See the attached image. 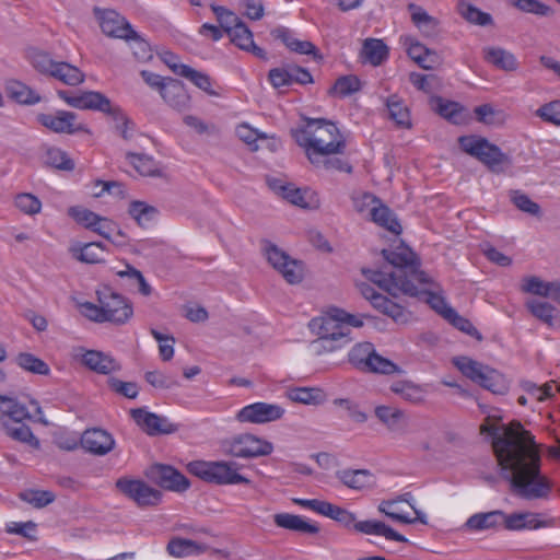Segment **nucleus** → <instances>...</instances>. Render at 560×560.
Segmentation results:
<instances>
[{
  "instance_id": "bf43d9fd",
  "label": "nucleus",
  "mask_w": 560,
  "mask_h": 560,
  "mask_svg": "<svg viewBox=\"0 0 560 560\" xmlns=\"http://www.w3.org/2000/svg\"><path fill=\"white\" fill-rule=\"evenodd\" d=\"M511 2V4L515 8H517L518 10L523 11V12H526V13H532V14H536V15H539V16H549L552 14V9L538 1V0H509Z\"/></svg>"
},
{
  "instance_id": "f8f14e48",
  "label": "nucleus",
  "mask_w": 560,
  "mask_h": 560,
  "mask_svg": "<svg viewBox=\"0 0 560 560\" xmlns=\"http://www.w3.org/2000/svg\"><path fill=\"white\" fill-rule=\"evenodd\" d=\"M37 121L55 133L74 135L84 132L92 135V131L85 125L77 121V114L69 110H57L52 114H38Z\"/></svg>"
},
{
  "instance_id": "6ab92c4d",
  "label": "nucleus",
  "mask_w": 560,
  "mask_h": 560,
  "mask_svg": "<svg viewBox=\"0 0 560 560\" xmlns=\"http://www.w3.org/2000/svg\"><path fill=\"white\" fill-rule=\"evenodd\" d=\"M81 363L89 370L103 375H110L121 370V364L115 358L97 350H84L81 354Z\"/></svg>"
},
{
  "instance_id": "72a5a7b5",
  "label": "nucleus",
  "mask_w": 560,
  "mask_h": 560,
  "mask_svg": "<svg viewBox=\"0 0 560 560\" xmlns=\"http://www.w3.org/2000/svg\"><path fill=\"white\" fill-rule=\"evenodd\" d=\"M5 91L10 98L24 105H32L40 102V96L26 84L18 80H10L5 84Z\"/></svg>"
},
{
  "instance_id": "4c0bfd02",
  "label": "nucleus",
  "mask_w": 560,
  "mask_h": 560,
  "mask_svg": "<svg viewBox=\"0 0 560 560\" xmlns=\"http://www.w3.org/2000/svg\"><path fill=\"white\" fill-rule=\"evenodd\" d=\"M377 487L376 476L369 469H352V495L364 497Z\"/></svg>"
},
{
  "instance_id": "b1692460",
  "label": "nucleus",
  "mask_w": 560,
  "mask_h": 560,
  "mask_svg": "<svg viewBox=\"0 0 560 560\" xmlns=\"http://www.w3.org/2000/svg\"><path fill=\"white\" fill-rule=\"evenodd\" d=\"M105 246L100 242L77 243L70 246L71 256L84 264H101L105 260Z\"/></svg>"
},
{
  "instance_id": "f704fd0d",
  "label": "nucleus",
  "mask_w": 560,
  "mask_h": 560,
  "mask_svg": "<svg viewBox=\"0 0 560 560\" xmlns=\"http://www.w3.org/2000/svg\"><path fill=\"white\" fill-rule=\"evenodd\" d=\"M436 102V112L441 117L454 125L466 122L468 115L463 105L454 101H444L442 97H438Z\"/></svg>"
},
{
  "instance_id": "58836bf2",
  "label": "nucleus",
  "mask_w": 560,
  "mask_h": 560,
  "mask_svg": "<svg viewBox=\"0 0 560 560\" xmlns=\"http://www.w3.org/2000/svg\"><path fill=\"white\" fill-rule=\"evenodd\" d=\"M51 78L66 85L77 86L84 82V73L75 66L65 61H58Z\"/></svg>"
},
{
  "instance_id": "e433bc0d",
  "label": "nucleus",
  "mask_w": 560,
  "mask_h": 560,
  "mask_svg": "<svg viewBox=\"0 0 560 560\" xmlns=\"http://www.w3.org/2000/svg\"><path fill=\"white\" fill-rule=\"evenodd\" d=\"M390 390L411 404H420L424 400L427 389L410 381H397L390 385Z\"/></svg>"
},
{
  "instance_id": "393cba45",
  "label": "nucleus",
  "mask_w": 560,
  "mask_h": 560,
  "mask_svg": "<svg viewBox=\"0 0 560 560\" xmlns=\"http://www.w3.org/2000/svg\"><path fill=\"white\" fill-rule=\"evenodd\" d=\"M229 37L231 42L243 50L253 52L256 57L265 58V51L255 45L253 33L242 21L236 26L229 28Z\"/></svg>"
},
{
  "instance_id": "ea45409f",
  "label": "nucleus",
  "mask_w": 560,
  "mask_h": 560,
  "mask_svg": "<svg viewBox=\"0 0 560 560\" xmlns=\"http://www.w3.org/2000/svg\"><path fill=\"white\" fill-rule=\"evenodd\" d=\"M375 416L394 432L401 431L406 425L404 412L395 407L378 406L375 408Z\"/></svg>"
},
{
  "instance_id": "3c124183",
  "label": "nucleus",
  "mask_w": 560,
  "mask_h": 560,
  "mask_svg": "<svg viewBox=\"0 0 560 560\" xmlns=\"http://www.w3.org/2000/svg\"><path fill=\"white\" fill-rule=\"evenodd\" d=\"M526 307L536 318L548 326H553L557 310L550 303L532 300L526 303Z\"/></svg>"
},
{
  "instance_id": "c756f323",
  "label": "nucleus",
  "mask_w": 560,
  "mask_h": 560,
  "mask_svg": "<svg viewBox=\"0 0 560 560\" xmlns=\"http://www.w3.org/2000/svg\"><path fill=\"white\" fill-rule=\"evenodd\" d=\"M483 58L488 63L503 71H515L518 68L515 56L501 47H486Z\"/></svg>"
},
{
  "instance_id": "dca6fc26",
  "label": "nucleus",
  "mask_w": 560,
  "mask_h": 560,
  "mask_svg": "<svg viewBox=\"0 0 560 560\" xmlns=\"http://www.w3.org/2000/svg\"><path fill=\"white\" fill-rule=\"evenodd\" d=\"M31 405L34 407L35 415L34 417H37V420L46 423L45 420H43L42 415V408L36 400H32ZM0 422L3 424V421L11 420L10 423H20L23 422L26 419H32L33 415L27 410V408L20 404L15 398L0 395Z\"/></svg>"
},
{
  "instance_id": "7c9ffc66",
  "label": "nucleus",
  "mask_w": 560,
  "mask_h": 560,
  "mask_svg": "<svg viewBox=\"0 0 560 560\" xmlns=\"http://www.w3.org/2000/svg\"><path fill=\"white\" fill-rule=\"evenodd\" d=\"M207 549L208 546L205 544L180 537L172 538L166 546L167 552L176 558L200 555L207 551Z\"/></svg>"
},
{
  "instance_id": "aec40b11",
  "label": "nucleus",
  "mask_w": 560,
  "mask_h": 560,
  "mask_svg": "<svg viewBox=\"0 0 560 560\" xmlns=\"http://www.w3.org/2000/svg\"><path fill=\"white\" fill-rule=\"evenodd\" d=\"M352 528L363 535L384 537L386 540H394L398 542H409V540L401 534L397 533L389 525L378 520L355 521L352 514Z\"/></svg>"
},
{
  "instance_id": "f03ea898",
  "label": "nucleus",
  "mask_w": 560,
  "mask_h": 560,
  "mask_svg": "<svg viewBox=\"0 0 560 560\" xmlns=\"http://www.w3.org/2000/svg\"><path fill=\"white\" fill-rule=\"evenodd\" d=\"M310 163L326 171L350 172L337 155L345 153L347 140L335 122L325 118H304V125L291 131Z\"/></svg>"
},
{
  "instance_id": "774afa93",
  "label": "nucleus",
  "mask_w": 560,
  "mask_h": 560,
  "mask_svg": "<svg viewBox=\"0 0 560 560\" xmlns=\"http://www.w3.org/2000/svg\"><path fill=\"white\" fill-rule=\"evenodd\" d=\"M107 384L113 392L129 399H135L139 394L138 385L133 382H124L116 377H109Z\"/></svg>"
},
{
  "instance_id": "9d476101",
  "label": "nucleus",
  "mask_w": 560,
  "mask_h": 560,
  "mask_svg": "<svg viewBox=\"0 0 560 560\" xmlns=\"http://www.w3.org/2000/svg\"><path fill=\"white\" fill-rule=\"evenodd\" d=\"M228 454L240 458H254L270 455L273 451L271 442L253 434L234 436L225 444Z\"/></svg>"
},
{
  "instance_id": "cd10ccee",
  "label": "nucleus",
  "mask_w": 560,
  "mask_h": 560,
  "mask_svg": "<svg viewBox=\"0 0 560 560\" xmlns=\"http://www.w3.org/2000/svg\"><path fill=\"white\" fill-rule=\"evenodd\" d=\"M211 482L217 485H248L250 480L237 472L234 463L214 462Z\"/></svg>"
},
{
  "instance_id": "4d7b16f0",
  "label": "nucleus",
  "mask_w": 560,
  "mask_h": 560,
  "mask_svg": "<svg viewBox=\"0 0 560 560\" xmlns=\"http://www.w3.org/2000/svg\"><path fill=\"white\" fill-rule=\"evenodd\" d=\"M68 214L80 225L88 230H92L95 226L96 220H100V215L86 208L81 206L70 207Z\"/></svg>"
},
{
  "instance_id": "a211bd4d",
  "label": "nucleus",
  "mask_w": 560,
  "mask_h": 560,
  "mask_svg": "<svg viewBox=\"0 0 560 560\" xmlns=\"http://www.w3.org/2000/svg\"><path fill=\"white\" fill-rule=\"evenodd\" d=\"M81 446L94 455H106L115 447V440L110 433L103 429L92 428L83 432Z\"/></svg>"
},
{
  "instance_id": "052dcab7",
  "label": "nucleus",
  "mask_w": 560,
  "mask_h": 560,
  "mask_svg": "<svg viewBox=\"0 0 560 560\" xmlns=\"http://www.w3.org/2000/svg\"><path fill=\"white\" fill-rule=\"evenodd\" d=\"M15 207L27 215H34L40 212L42 202L32 194L21 192L16 195L14 200Z\"/></svg>"
},
{
  "instance_id": "bb28decb",
  "label": "nucleus",
  "mask_w": 560,
  "mask_h": 560,
  "mask_svg": "<svg viewBox=\"0 0 560 560\" xmlns=\"http://www.w3.org/2000/svg\"><path fill=\"white\" fill-rule=\"evenodd\" d=\"M271 35L280 39L290 50L301 55H313L314 58L320 59L317 48L308 40H299L292 37L290 31L285 27H278L271 31Z\"/></svg>"
},
{
  "instance_id": "f257e3e1",
  "label": "nucleus",
  "mask_w": 560,
  "mask_h": 560,
  "mask_svg": "<svg viewBox=\"0 0 560 560\" xmlns=\"http://www.w3.org/2000/svg\"><path fill=\"white\" fill-rule=\"evenodd\" d=\"M481 432L492 439V447L501 476L511 491L525 500L546 499L552 482L541 472V455L535 436L521 422L508 425H481Z\"/></svg>"
},
{
  "instance_id": "20e7f679",
  "label": "nucleus",
  "mask_w": 560,
  "mask_h": 560,
  "mask_svg": "<svg viewBox=\"0 0 560 560\" xmlns=\"http://www.w3.org/2000/svg\"><path fill=\"white\" fill-rule=\"evenodd\" d=\"M307 328L316 336L311 343L316 355L337 351L348 342L350 313L334 305L326 306L308 322Z\"/></svg>"
},
{
  "instance_id": "6e6552de",
  "label": "nucleus",
  "mask_w": 560,
  "mask_h": 560,
  "mask_svg": "<svg viewBox=\"0 0 560 560\" xmlns=\"http://www.w3.org/2000/svg\"><path fill=\"white\" fill-rule=\"evenodd\" d=\"M262 255L267 261L280 272L290 284H298L303 280L302 262L291 258L284 250L268 240L261 241Z\"/></svg>"
},
{
  "instance_id": "1a4fd4ad",
  "label": "nucleus",
  "mask_w": 560,
  "mask_h": 560,
  "mask_svg": "<svg viewBox=\"0 0 560 560\" xmlns=\"http://www.w3.org/2000/svg\"><path fill=\"white\" fill-rule=\"evenodd\" d=\"M57 95L73 108L97 110L109 116L120 115V108L113 107L110 100L101 92L85 91L80 94L72 95L68 91L59 90L57 91Z\"/></svg>"
},
{
  "instance_id": "13d9d810",
  "label": "nucleus",
  "mask_w": 560,
  "mask_h": 560,
  "mask_svg": "<svg viewBox=\"0 0 560 560\" xmlns=\"http://www.w3.org/2000/svg\"><path fill=\"white\" fill-rule=\"evenodd\" d=\"M397 504L398 500H383L378 504V511L394 522L413 524L416 520L410 518L407 514L401 513L397 508Z\"/></svg>"
},
{
  "instance_id": "c85d7f7f",
  "label": "nucleus",
  "mask_w": 560,
  "mask_h": 560,
  "mask_svg": "<svg viewBox=\"0 0 560 560\" xmlns=\"http://www.w3.org/2000/svg\"><path fill=\"white\" fill-rule=\"evenodd\" d=\"M285 395L293 402L308 406H319L327 400L326 393L319 387H292Z\"/></svg>"
},
{
  "instance_id": "5fc2aeb1",
  "label": "nucleus",
  "mask_w": 560,
  "mask_h": 560,
  "mask_svg": "<svg viewBox=\"0 0 560 560\" xmlns=\"http://www.w3.org/2000/svg\"><path fill=\"white\" fill-rule=\"evenodd\" d=\"M128 212L140 226H144L154 218L158 210L143 201H132L129 206Z\"/></svg>"
},
{
  "instance_id": "09e8293b",
  "label": "nucleus",
  "mask_w": 560,
  "mask_h": 560,
  "mask_svg": "<svg viewBox=\"0 0 560 560\" xmlns=\"http://www.w3.org/2000/svg\"><path fill=\"white\" fill-rule=\"evenodd\" d=\"M382 303L378 304L376 310L390 317L397 324H405L409 320L410 313L398 303L389 300L388 298L381 299Z\"/></svg>"
},
{
  "instance_id": "2f4dec72",
  "label": "nucleus",
  "mask_w": 560,
  "mask_h": 560,
  "mask_svg": "<svg viewBox=\"0 0 560 560\" xmlns=\"http://www.w3.org/2000/svg\"><path fill=\"white\" fill-rule=\"evenodd\" d=\"M404 44L407 46L408 56L421 68L433 69L435 60L432 57H436L435 52L411 37H406Z\"/></svg>"
},
{
  "instance_id": "a19ab883",
  "label": "nucleus",
  "mask_w": 560,
  "mask_h": 560,
  "mask_svg": "<svg viewBox=\"0 0 560 560\" xmlns=\"http://www.w3.org/2000/svg\"><path fill=\"white\" fill-rule=\"evenodd\" d=\"M457 10L460 16L471 24L487 26L493 23V19L489 13L482 12L477 7L465 0L458 1Z\"/></svg>"
},
{
  "instance_id": "338daca9",
  "label": "nucleus",
  "mask_w": 560,
  "mask_h": 560,
  "mask_svg": "<svg viewBox=\"0 0 560 560\" xmlns=\"http://www.w3.org/2000/svg\"><path fill=\"white\" fill-rule=\"evenodd\" d=\"M126 42L130 43L133 56L140 61H148L152 58V51L148 42H145L137 32L136 35H131L125 38Z\"/></svg>"
},
{
  "instance_id": "7ed1b4c3",
  "label": "nucleus",
  "mask_w": 560,
  "mask_h": 560,
  "mask_svg": "<svg viewBox=\"0 0 560 560\" xmlns=\"http://www.w3.org/2000/svg\"><path fill=\"white\" fill-rule=\"evenodd\" d=\"M388 262L381 269H363L365 278L380 289L396 298L399 293L417 295L419 284H431V278L420 270L417 255L402 242L394 249H383Z\"/></svg>"
},
{
  "instance_id": "680f3d73",
  "label": "nucleus",
  "mask_w": 560,
  "mask_h": 560,
  "mask_svg": "<svg viewBox=\"0 0 560 560\" xmlns=\"http://www.w3.org/2000/svg\"><path fill=\"white\" fill-rule=\"evenodd\" d=\"M32 66L42 74L50 77L58 61H55L47 52L34 51L30 55Z\"/></svg>"
},
{
  "instance_id": "2eb2a0df",
  "label": "nucleus",
  "mask_w": 560,
  "mask_h": 560,
  "mask_svg": "<svg viewBox=\"0 0 560 560\" xmlns=\"http://www.w3.org/2000/svg\"><path fill=\"white\" fill-rule=\"evenodd\" d=\"M102 32L109 37L125 39L136 35L129 22L115 10L94 9Z\"/></svg>"
},
{
  "instance_id": "6e6d98bb",
  "label": "nucleus",
  "mask_w": 560,
  "mask_h": 560,
  "mask_svg": "<svg viewBox=\"0 0 560 560\" xmlns=\"http://www.w3.org/2000/svg\"><path fill=\"white\" fill-rule=\"evenodd\" d=\"M445 319L455 328L467 334L468 336L475 337L478 340L482 338L478 329L472 325V323L469 319L460 316L454 308L447 310Z\"/></svg>"
},
{
  "instance_id": "a18cd8bd",
  "label": "nucleus",
  "mask_w": 560,
  "mask_h": 560,
  "mask_svg": "<svg viewBox=\"0 0 560 560\" xmlns=\"http://www.w3.org/2000/svg\"><path fill=\"white\" fill-rule=\"evenodd\" d=\"M16 364L33 374L48 375L50 369L46 362L28 352H21L15 358Z\"/></svg>"
},
{
  "instance_id": "49530a36",
  "label": "nucleus",
  "mask_w": 560,
  "mask_h": 560,
  "mask_svg": "<svg viewBox=\"0 0 560 560\" xmlns=\"http://www.w3.org/2000/svg\"><path fill=\"white\" fill-rule=\"evenodd\" d=\"M387 109L390 119H393L399 127H410V114L408 108L401 103L396 95L387 100Z\"/></svg>"
},
{
  "instance_id": "603ef678",
  "label": "nucleus",
  "mask_w": 560,
  "mask_h": 560,
  "mask_svg": "<svg viewBox=\"0 0 560 560\" xmlns=\"http://www.w3.org/2000/svg\"><path fill=\"white\" fill-rule=\"evenodd\" d=\"M19 497L36 509L45 508L46 505L52 503L56 499L55 493L51 491L34 489L25 490L21 492Z\"/></svg>"
},
{
  "instance_id": "5701e85b",
  "label": "nucleus",
  "mask_w": 560,
  "mask_h": 560,
  "mask_svg": "<svg viewBox=\"0 0 560 560\" xmlns=\"http://www.w3.org/2000/svg\"><path fill=\"white\" fill-rule=\"evenodd\" d=\"M280 197L303 209H317L319 207V198L315 191L308 188H299L292 183L285 186V190L282 191Z\"/></svg>"
},
{
  "instance_id": "69168bd1",
  "label": "nucleus",
  "mask_w": 560,
  "mask_h": 560,
  "mask_svg": "<svg viewBox=\"0 0 560 560\" xmlns=\"http://www.w3.org/2000/svg\"><path fill=\"white\" fill-rule=\"evenodd\" d=\"M416 296H423L427 303L444 319L446 318L447 310H453V307H451L446 303L445 299L442 295L434 293L430 290L418 289V294Z\"/></svg>"
},
{
  "instance_id": "0e129e2a",
  "label": "nucleus",
  "mask_w": 560,
  "mask_h": 560,
  "mask_svg": "<svg viewBox=\"0 0 560 560\" xmlns=\"http://www.w3.org/2000/svg\"><path fill=\"white\" fill-rule=\"evenodd\" d=\"M236 135L246 144L250 147L252 151H257L258 145L256 141L259 139H267V135L259 132L257 129L252 128L248 124L243 122L236 127Z\"/></svg>"
},
{
  "instance_id": "473e14b6",
  "label": "nucleus",
  "mask_w": 560,
  "mask_h": 560,
  "mask_svg": "<svg viewBox=\"0 0 560 560\" xmlns=\"http://www.w3.org/2000/svg\"><path fill=\"white\" fill-rule=\"evenodd\" d=\"M126 159L141 176L161 177L163 172L152 156L127 152Z\"/></svg>"
},
{
  "instance_id": "8fccbe9b",
  "label": "nucleus",
  "mask_w": 560,
  "mask_h": 560,
  "mask_svg": "<svg viewBox=\"0 0 560 560\" xmlns=\"http://www.w3.org/2000/svg\"><path fill=\"white\" fill-rule=\"evenodd\" d=\"M130 413L132 419L143 431L150 435H156L158 421H161V416L145 411L142 408L132 409Z\"/></svg>"
},
{
  "instance_id": "39448f33",
  "label": "nucleus",
  "mask_w": 560,
  "mask_h": 560,
  "mask_svg": "<svg viewBox=\"0 0 560 560\" xmlns=\"http://www.w3.org/2000/svg\"><path fill=\"white\" fill-rule=\"evenodd\" d=\"M97 304L84 302L80 305L81 313L95 323L125 325L133 316L132 303L124 295L114 292L109 285L96 291Z\"/></svg>"
},
{
  "instance_id": "f3484780",
  "label": "nucleus",
  "mask_w": 560,
  "mask_h": 560,
  "mask_svg": "<svg viewBox=\"0 0 560 560\" xmlns=\"http://www.w3.org/2000/svg\"><path fill=\"white\" fill-rule=\"evenodd\" d=\"M284 409L276 404L255 402L242 408L236 419L240 422L265 423L279 420L283 417Z\"/></svg>"
},
{
  "instance_id": "a878e982",
  "label": "nucleus",
  "mask_w": 560,
  "mask_h": 560,
  "mask_svg": "<svg viewBox=\"0 0 560 560\" xmlns=\"http://www.w3.org/2000/svg\"><path fill=\"white\" fill-rule=\"evenodd\" d=\"M503 518L504 512L501 510L481 512L469 516L465 523V526L467 529L474 532L494 529L502 525Z\"/></svg>"
},
{
  "instance_id": "c03bdc74",
  "label": "nucleus",
  "mask_w": 560,
  "mask_h": 560,
  "mask_svg": "<svg viewBox=\"0 0 560 560\" xmlns=\"http://www.w3.org/2000/svg\"><path fill=\"white\" fill-rule=\"evenodd\" d=\"M453 363L462 372L463 375L477 384L479 383L482 373L487 368V365H483L467 357L454 358Z\"/></svg>"
},
{
  "instance_id": "e2e57ef3",
  "label": "nucleus",
  "mask_w": 560,
  "mask_h": 560,
  "mask_svg": "<svg viewBox=\"0 0 560 560\" xmlns=\"http://www.w3.org/2000/svg\"><path fill=\"white\" fill-rule=\"evenodd\" d=\"M535 115L542 121L553 126H560V100L551 101L541 105Z\"/></svg>"
},
{
  "instance_id": "37998d69",
  "label": "nucleus",
  "mask_w": 560,
  "mask_h": 560,
  "mask_svg": "<svg viewBox=\"0 0 560 560\" xmlns=\"http://www.w3.org/2000/svg\"><path fill=\"white\" fill-rule=\"evenodd\" d=\"M478 385L493 394H504L509 389L505 377L497 370L487 365Z\"/></svg>"
},
{
  "instance_id": "de8ad7c7",
  "label": "nucleus",
  "mask_w": 560,
  "mask_h": 560,
  "mask_svg": "<svg viewBox=\"0 0 560 560\" xmlns=\"http://www.w3.org/2000/svg\"><path fill=\"white\" fill-rule=\"evenodd\" d=\"M116 275L120 278L128 279L131 284H137L138 292L143 296L151 295L152 287L147 282L142 272L130 264H126V268L124 270L117 271Z\"/></svg>"
},
{
  "instance_id": "412c9836",
  "label": "nucleus",
  "mask_w": 560,
  "mask_h": 560,
  "mask_svg": "<svg viewBox=\"0 0 560 560\" xmlns=\"http://www.w3.org/2000/svg\"><path fill=\"white\" fill-rule=\"evenodd\" d=\"M389 57L387 45L377 38H366L363 40L362 48L359 52V60L363 65L378 67Z\"/></svg>"
},
{
  "instance_id": "9b49d317",
  "label": "nucleus",
  "mask_w": 560,
  "mask_h": 560,
  "mask_svg": "<svg viewBox=\"0 0 560 560\" xmlns=\"http://www.w3.org/2000/svg\"><path fill=\"white\" fill-rule=\"evenodd\" d=\"M354 206L358 211H363V206L370 207L369 214L374 223L394 235L401 233L402 228L397 215L373 194H363L362 203L355 201Z\"/></svg>"
},
{
  "instance_id": "ddd939ff",
  "label": "nucleus",
  "mask_w": 560,
  "mask_h": 560,
  "mask_svg": "<svg viewBox=\"0 0 560 560\" xmlns=\"http://www.w3.org/2000/svg\"><path fill=\"white\" fill-rule=\"evenodd\" d=\"M116 487L121 493L133 500L139 506H153L161 502L162 492L142 480L120 478Z\"/></svg>"
},
{
  "instance_id": "864d4df0",
  "label": "nucleus",
  "mask_w": 560,
  "mask_h": 560,
  "mask_svg": "<svg viewBox=\"0 0 560 560\" xmlns=\"http://www.w3.org/2000/svg\"><path fill=\"white\" fill-rule=\"evenodd\" d=\"M46 164L62 171H72L74 162L59 148H49L46 152Z\"/></svg>"
},
{
  "instance_id": "0eeeda50",
  "label": "nucleus",
  "mask_w": 560,
  "mask_h": 560,
  "mask_svg": "<svg viewBox=\"0 0 560 560\" xmlns=\"http://www.w3.org/2000/svg\"><path fill=\"white\" fill-rule=\"evenodd\" d=\"M352 366L362 372L385 375L402 372L396 363L376 353L370 342L358 343L352 349Z\"/></svg>"
},
{
  "instance_id": "79ce46f5",
  "label": "nucleus",
  "mask_w": 560,
  "mask_h": 560,
  "mask_svg": "<svg viewBox=\"0 0 560 560\" xmlns=\"http://www.w3.org/2000/svg\"><path fill=\"white\" fill-rule=\"evenodd\" d=\"M2 425L5 430V433L13 440L27 443L35 448L39 447L38 439L33 434L30 427H27L25 423H10L9 421H3Z\"/></svg>"
},
{
  "instance_id": "4be33fe9",
  "label": "nucleus",
  "mask_w": 560,
  "mask_h": 560,
  "mask_svg": "<svg viewBox=\"0 0 560 560\" xmlns=\"http://www.w3.org/2000/svg\"><path fill=\"white\" fill-rule=\"evenodd\" d=\"M161 96L172 108L179 112L187 109L190 104V96L184 83L177 79L168 78Z\"/></svg>"
},
{
  "instance_id": "423d86ee",
  "label": "nucleus",
  "mask_w": 560,
  "mask_h": 560,
  "mask_svg": "<svg viewBox=\"0 0 560 560\" xmlns=\"http://www.w3.org/2000/svg\"><path fill=\"white\" fill-rule=\"evenodd\" d=\"M457 141L463 152L478 160L491 172H499L503 164L511 162L508 154L485 137L478 135L460 136Z\"/></svg>"
},
{
  "instance_id": "c9c22d12",
  "label": "nucleus",
  "mask_w": 560,
  "mask_h": 560,
  "mask_svg": "<svg viewBox=\"0 0 560 560\" xmlns=\"http://www.w3.org/2000/svg\"><path fill=\"white\" fill-rule=\"evenodd\" d=\"M273 521L278 527L285 528V529H291V530L307 533V534H317L319 532L318 526L304 521L299 515H293V514H289V513H280V514L275 515Z\"/></svg>"
},
{
  "instance_id": "4468645a",
  "label": "nucleus",
  "mask_w": 560,
  "mask_h": 560,
  "mask_svg": "<svg viewBox=\"0 0 560 560\" xmlns=\"http://www.w3.org/2000/svg\"><path fill=\"white\" fill-rule=\"evenodd\" d=\"M147 477L163 489L183 492L189 488L188 479L170 465L154 464L147 469Z\"/></svg>"
}]
</instances>
